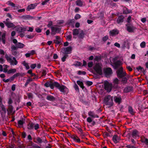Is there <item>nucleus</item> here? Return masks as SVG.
<instances>
[{
	"mask_svg": "<svg viewBox=\"0 0 148 148\" xmlns=\"http://www.w3.org/2000/svg\"><path fill=\"white\" fill-rule=\"evenodd\" d=\"M10 55L8 56L6 54L5 55V58L7 62L10 64L11 65L14 66L17 65L18 61L15 57H13L12 58L10 57Z\"/></svg>",
	"mask_w": 148,
	"mask_h": 148,
	"instance_id": "1",
	"label": "nucleus"
},
{
	"mask_svg": "<svg viewBox=\"0 0 148 148\" xmlns=\"http://www.w3.org/2000/svg\"><path fill=\"white\" fill-rule=\"evenodd\" d=\"M104 102L105 104L111 107L113 105V97L110 95L106 96L104 99Z\"/></svg>",
	"mask_w": 148,
	"mask_h": 148,
	"instance_id": "2",
	"label": "nucleus"
},
{
	"mask_svg": "<svg viewBox=\"0 0 148 148\" xmlns=\"http://www.w3.org/2000/svg\"><path fill=\"white\" fill-rule=\"evenodd\" d=\"M117 76L119 79H121L123 77L126 76L127 75L125 72H123V68L121 67L120 69L118 70L116 72Z\"/></svg>",
	"mask_w": 148,
	"mask_h": 148,
	"instance_id": "3",
	"label": "nucleus"
},
{
	"mask_svg": "<svg viewBox=\"0 0 148 148\" xmlns=\"http://www.w3.org/2000/svg\"><path fill=\"white\" fill-rule=\"evenodd\" d=\"M94 69L99 75H101L102 74V68L99 63L96 64L94 68Z\"/></svg>",
	"mask_w": 148,
	"mask_h": 148,
	"instance_id": "4",
	"label": "nucleus"
},
{
	"mask_svg": "<svg viewBox=\"0 0 148 148\" xmlns=\"http://www.w3.org/2000/svg\"><path fill=\"white\" fill-rule=\"evenodd\" d=\"M36 141H34V142L38 144H40L42 143H44L45 144H46L48 143V141L47 140L45 137H43L42 139L41 138L39 137H38L36 138Z\"/></svg>",
	"mask_w": 148,
	"mask_h": 148,
	"instance_id": "5",
	"label": "nucleus"
},
{
	"mask_svg": "<svg viewBox=\"0 0 148 148\" xmlns=\"http://www.w3.org/2000/svg\"><path fill=\"white\" fill-rule=\"evenodd\" d=\"M104 73L106 77H109L112 73V70L110 68H107L104 70Z\"/></svg>",
	"mask_w": 148,
	"mask_h": 148,
	"instance_id": "6",
	"label": "nucleus"
},
{
	"mask_svg": "<svg viewBox=\"0 0 148 148\" xmlns=\"http://www.w3.org/2000/svg\"><path fill=\"white\" fill-rule=\"evenodd\" d=\"M51 34L52 35H55L57 32L59 33L61 30V28L58 27H55L53 26H51Z\"/></svg>",
	"mask_w": 148,
	"mask_h": 148,
	"instance_id": "7",
	"label": "nucleus"
},
{
	"mask_svg": "<svg viewBox=\"0 0 148 148\" xmlns=\"http://www.w3.org/2000/svg\"><path fill=\"white\" fill-rule=\"evenodd\" d=\"M127 27V30L129 32H132L134 31L135 29L132 24L131 23H127L125 25Z\"/></svg>",
	"mask_w": 148,
	"mask_h": 148,
	"instance_id": "8",
	"label": "nucleus"
},
{
	"mask_svg": "<svg viewBox=\"0 0 148 148\" xmlns=\"http://www.w3.org/2000/svg\"><path fill=\"white\" fill-rule=\"evenodd\" d=\"M72 48L71 46H69L67 47L63 48L62 50L63 51L62 52L64 54H69L71 53L72 51Z\"/></svg>",
	"mask_w": 148,
	"mask_h": 148,
	"instance_id": "9",
	"label": "nucleus"
},
{
	"mask_svg": "<svg viewBox=\"0 0 148 148\" xmlns=\"http://www.w3.org/2000/svg\"><path fill=\"white\" fill-rule=\"evenodd\" d=\"M113 64L114 69H117L122 63L120 60H118L116 61H114Z\"/></svg>",
	"mask_w": 148,
	"mask_h": 148,
	"instance_id": "10",
	"label": "nucleus"
},
{
	"mask_svg": "<svg viewBox=\"0 0 148 148\" xmlns=\"http://www.w3.org/2000/svg\"><path fill=\"white\" fill-rule=\"evenodd\" d=\"M139 132L136 130H133L131 134V135L132 137L134 138H136L139 136Z\"/></svg>",
	"mask_w": 148,
	"mask_h": 148,
	"instance_id": "11",
	"label": "nucleus"
},
{
	"mask_svg": "<svg viewBox=\"0 0 148 148\" xmlns=\"http://www.w3.org/2000/svg\"><path fill=\"white\" fill-rule=\"evenodd\" d=\"M119 31L116 29L110 30L109 32L110 35L111 36H114L119 34Z\"/></svg>",
	"mask_w": 148,
	"mask_h": 148,
	"instance_id": "12",
	"label": "nucleus"
},
{
	"mask_svg": "<svg viewBox=\"0 0 148 148\" xmlns=\"http://www.w3.org/2000/svg\"><path fill=\"white\" fill-rule=\"evenodd\" d=\"M6 26L8 28H15L16 27L15 26V25L14 24L12 23L9 22H5V21L3 22Z\"/></svg>",
	"mask_w": 148,
	"mask_h": 148,
	"instance_id": "13",
	"label": "nucleus"
},
{
	"mask_svg": "<svg viewBox=\"0 0 148 148\" xmlns=\"http://www.w3.org/2000/svg\"><path fill=\"white\" fill-rule=\"evenodd\" d=\"M104 88L108 92H110L112 90V86L109 83L104 84Z\"/></svg>",
	"mask_w": 148,
	"mask_h": 148,
	"instance_id": "14",
	"label": "nucleus"
},
{
	"mask_svg": "<svg viewBox=\"0 0 148 148\" xmlns=\"http://www.w3.org/2000/svg\"><path fill=\"white\" fill-rule=\"evenodd\" d=\"M58 89H59L60 92L64 93H65L68 90L67 88L65 86L63 85L60 86L58 88Z\"/></svg>",
	"mask_w": 148,
	"mask_h": 148,
	"instance_id": "15",
	"label": "nucleus"
},
{
	"mask_svg": "<svg viewBox=\"0 0 148 148\" xmlns=\"http://www.w3.org/2000/svg\"><path fill=\"white\" fill-rule=\"evenodd\" d=\"M75 22V20L74 19H69L67 23V25L70 26L71 25L73 27H74V23Z\"/></svg>",
	"mask_w": 148,
	"mask_h": 148,
	"instance_id": "16",
	"label": "nucleus"
},
{
	"mask_svg": "<svg viewBox=\"0 0 148 148\" xmlns=\"http://www.w3.org/2000/svg\"><path fill=\"white\" fill-rule=\"evenodd\" d=\"M124 17L123 15H121L118 17L116 20L118 24H119L123 22Z\"/></svg>",
	"mask_w": 148,
	"mask_h": 148,
	"instance_id": "17",
	"label": "nucleus"
},
{
	"mask_svg": "<svg viewBox=\"0 0 148 148\" xmlns=\"http://www.w3.org/2000/svg\"><path fill=\"white\" fill-rule=\"evenodd\" d=\"M88 114L89 116L93 118H98L99 117V116L95 114L93 111H89L88 113Z\"/></svg>",
	"mask_w": 148,
	"mask_h": 148,
	"instance_id": "18",
	"label": "nucleus"
},
{
	"mask_svg": "<svg viewBox=\"0 0 148 148\" xmlns=\"http://www.w3.org/2000/svg\"><path fill=\"white\" fill-rule=\"evenodd\" d=\"M37 5L36 3L30 4L28 6L27 10L29 11L30 10L33 9L35 8Z\"/></svg>",
	"mask_w": 148,
	"mask_h": 148,
	"instance_id": "19",
	"label": "nucleus"
},
{
	"mask_svg": "<svg viewBox=\"0 0 148 148\" xmlns=\"http://www.w3.org/2000/svg\"><path fill=\"white\" fill-rule=\"evenodd\" d=\"M5 36L6 34L5 33H3L1 36H1H0V41L2 40V43L4 44H5Z\"/></svg>",
	"mask_w": 148,
	"mask_h": 148,
	"instance_id": "20",
	"label": "nucleus"
},
{
	"mask_svg": "<svg viewBox=\"0 0 148 148\" xmlns=\"http://www.w3.org/2000/svg\"><path fill=\"white\" fill-rule=\"evenodd\" d=\"M46 99L47 100L50 101H53L56 99V98L54 97L51 95L47 96Z\"/></svg>",
	"mask_w": 148,
	"mask_h": 148,
	"instance_id": "21",
	"label": "nucleus"
},
{
	"mask_svg": "<svg viewBox=\"0 0 148 148\" xmlns=\"http://www.w3.org/2000/svg\"><path fill=\"white\" fill-rule=\"evenodd\" d=\"M22 18L25 20H32L34 18L29 15H26L23 16Z\"/></svg>",
	"mask_w": 148,
	"mask_h": 148,
	"instance_id": "22",
	"label": "nucleus"
},
{
	"mask_svg": "<svg viewBox=\"0 0 148 148\" xmlns=\"http://www.w3.org/2000/svg\"><path fill=\"white\" fill-rule=\"evenodd\" d=\"M132 13L131 10L128 9L127 8L125 7L123 9V14H128Z\"/></svg>",
	"mask_w": 148,
	"mask_h": 148,
	"instance_id": "23",
	"label": "nucleus"
},
{
	"mask_svg": "<svg viewBox=\"0 0 148 148\" xmlns=\"http://www.w3.org/2000/svg\"><path fill=\"white\" fill-rule=\"evenodd\" d=\"M112 140L115 143H117L119 142V138L117 135H114L113 137Z\"/></svg>",
	"mask_w": 148,
	"mask_h": 148,
	"instance_id": "24",
	"label": "nucleus"
},
{
	"mask_svg": "<svg viewBox=\"0 0 148 148\" xmlns=\"http://www.w3.org/2000/svg\"><path fill=\"white\" fill-rule=\"evenodd\" d=\"M71 138L73 139L74 141L78 143H80L81 142L80 139L77 136L73 135L72 136H71Z\"/></svg>",
	"mask_w": 148,
	"mask_h": 148,
	"instance_id": "25",
	"label": "nucleus"
},
{
	"mask_svg": "<svg viewBox=\"0 0 148 148\" xmlns=\"http://www.w3.org/2000/svg\"><path fill=\"white\" fill-rule=\"evenodd\" d=\"M44 86L47 87H50L52 89V88L53 87L52 81H50L49 82H46L45 83Z\"/></svg>",
	"mask_w": 148,
	"mask_h": 148,
	"instance_id": "26",
	"label": "nucleus"
},
{
	"mask_svg": "<svg viewBox=\"0 0 148 148\" xmlns=\"http://www.w3.org/2000/svg\"><path fill=\"white\" fill-rule=\"evenodd\" d=\"M25 118H22L20 120L18 121V126L19 125H22L25 123Z\"/></svg>",
	"mask_w": 148,
	"mask_h": 148,
	"instance_id": "27",
	"label": "nucleus"
},
{
	"mask_svg": "<svg viewBox=\"0 0 148 148\" xmlns=\"http://www.w3.org/2000/svg\"><path fill=\"white\" fill-rule=\"evenodd\" d=\"M52 84L53 87L52 88V89H53L54 88V87L57 88L58 89L59 88L60 86V84H59L57 82H53L52 81Z\"/></svg>",
	"mask_w": 148,
	"mask_h": 148,
	"instance_id": "28",
	"label": "nucleus"
},
{
	"mask_svg": "<svg viewBox=\"0 0 148 148\" xmlns=\"http://www.w3.org/2000/svg\"><path fill=\"white\" fill-rule=\"evenodd\" d=\"M114 101L116 103H118L119 104H120L121 101V97H114Z\"/></svg>",
	"mask_w": 148,
	"mask_h": 148,
	"instance_id": "29",
	"label": "nucleus"
},
{
	"mask_svg": "<svg viewBox=\"0 0 148 148\" xmlns=\"http://www.w3.org/2000/svg\"><path fill=\"white\" fill-rule=\"evenodd\" d=\"M16 30V31L19 33L22 32H25L26 30V28H25L21 27L17 28Z\"/></svg>",
	"mask_w": 148,
	"mask_h": 148,
	"instance_id": "30",
	"label": "nucleus"
},
{
	"mask_svg": "<svg viewBox=\"0 0 148 148\" xmlns=\"http://www.w3.org/2000/svg\"><path fill=\"white\" fill-rule=\"evenodd\" d=\"M128 111L129 113H130L132 115H134L135 112L134 111L132 107L129 106L128 107Z\"/></svg>",
	"mask_w": 148,
	"mask_h": 148,
	"instance_id": "31",
	"label": "nucleus"
},
{
	"mask_svg": "<svg viewBox=\"0 0 148 148\" xmlns=\"http://www.w3.org/2000/svg\"><path fill=\"white\" fill-rule=\"evenodd\" d=\"M132 90V87L128 86L125 88L124 91L125 92H128L131 91Z\"/></svg>",
	"mask_w": 148,
	"mask_h": 148,
	"instance_id": "32",
	"label": "nucleus"
},
{
	"mask_svg": "<svg viewBox=\"0 0 148 148\" xmlns=\"http://www.w3.org/2000/svg\"><path fill=\"white\" fill-rule=\"evenodd\" d=\"M77 83L83 90L85 88L82 82L79 80H77Z\"/></svg>",
	"mask_w": 148,
	"mask_h": 148,
	"instance_id": "33",
	"label": "nucleus"
},
{
	"mask_svg": "<svg viewBox=\"0 0 148 148\" xmlns=\"http://www.w3.org/2000/svg\"><path fill=\"white\" fill-rule=\"evenodd\" d=\"M34 124L32 123H29L28 125L27 128L29 130H31L33 129Z\"/></svg>",
	"mask_w": 148,
	"mask_h": 148,
	"instance_id": "34",
	"label": "nucleus"
},
{
	"mask_svg": "<svg viewBox=\"0 0 148 148\" xmlns=\"http://www.w3.org/2000/svg\"><path fill=\"white\" fill-rule=\"evenodd\" d=\"M16 46L17 47V48H22L24 47L25 45L23 43L18 42L17 43Z\"/></svg>",
	"mask_w": 148,
	"mask_h": 148,
	"instance_id": "35",
	"label": "nucleus"
},
{
	"mask_svg": "<svg viewBox=\"0 0 148 148\" xmlns=\"http://www.w3.org/2000/svg\"><path fill=\"white\" fill-rule=\"evenodd\" d=\"M76 4L77 5L82 7L83 5V2L81 0H77L76 1Z\"/></svg>",
	"mask_w": 148,
	"mask_h": 148,
	"instance_id": "36",
	"label": "nucleus"
},
{
	"mask_svg": "<svg viewBox=\"0 0 148 148\" xmlns=\"http://www.w3.org/2000/svg\"><path fill=\"white\" fill-rule=\"evenodd\" d=\"M22 64L25 67L27 70L29 69V65L25 61H23Z\"/></svg>",
	"mask_w": 148,
	"mask_h": 148,
	"instance_id": "37",
	"label": "nucleus"
},
{
	"mask_svg": "<svg viewBox=\"0 0 148 148\" xmlns=\"http://www.w3.org/2000/svg\"><path fill=\"white\" fill-rule=\"evenodd\" d=\"M85 35V34L83 30H82L81 31V33H79L78 36V37L79 38H83Z\"/></svg>",
	"mask_w": 148,
	"mask_h": 148,
	"instance_id": "38",
	"label": "nucleus"
},
{
	"mask_svg": "<svg viewBox=\"0 0 148 148\" xmlns=\"http://www.w3.org/2000/svg\"><path fill=\"white\" fill-rule=\"evenodd\" d=\"M121 79V81L123 84H125L127 83L128 79L125 76L122 77Z\"/></svg>",
	"mask_w": 148,
	"mask_h": 148,
	"instance_id": "39",
	"label": "nucleus"
},
{
	"mask_svg": "<svg viewBox=\"0 0 148 148\" xmlns=\"http://www.w3.org/2000/svg\"><path fill=\"white\" fill-rule=\"evenodd\" d=\"M73 35L74 36H77L79 34V32L78 30L77 29H74L73 30Z\"/></svg>",
	"mask_w": 148,
	"mask_h": 148,
	"instance_id": "40",
	"label": "nucleus"
},
{
	"mask_svg": "<svg viewBox=\"0 0 148 148\" xmlns=\"http://www.w3.org/2000/svg\"><path fill=\"white\" fill-rule=\"evenodd\" d=\"M16 71V69H12L9 70L8 72V74H10L11 73H14Z\"/></svg>",
	"mask_w": 148,
	"mask_h": 148,
	"instance_id": "41",
	"label": "nucleus"
},
{
	"mask_svg": "<svg viewBox=\"0 0 148 148\" xmlns=\"http://www.w3.org/2000/svg\"><path fill=\"white\" fill-rule=\"evenodd\" d=\"M68 57L69 56L68 54H64L63 57L61 58L62 61L63 62H65L66 60V59L68 58Z\"/></svg>",
	"mask_w": 148,
	"mask_h": 148,
	"instance_id": "42",
	"label": "nucleus"
},
{
	"mask_svg": "<svg viewBox=\"0 0 148 148\" xmlns=\"http://www.w3.org/2000/svg\"><path fill=\"white\" fill-rule=\"evenodd\" d=\"M119 79L117 78H116L113 80V83L115 85H117L119 84Z\"/></svg>",
	"mask_w": 148,
	"mask_h": 148,
	"instance_id": "43",
	"label": "nucleus"
},
{
	"mask_svg": "<svg viewBox=\"0 0 148 148\" xmlns=\"http://www.w3.org/2000/svg\"><path fill=\"white\" fill-rule=\"evenodd\" d=\"M33 80L32 78H29L27 79L26 82L25 84L24 85L25 87H26L27 86V85L29 84V82L32 81Z\"/></svg>",
	"mask_w": 148,
	"mask_h": 148,
	"instance_id": "44",
	"label": "nucleus"
},
{
	"mask_svg": "<svg viewBox=\"0 0 148 148\" xmlns=\"http://www.w3.org/2000/svg\"><path fill=\"white\" fill-rule=\"evenodd\" d=\"M34 34H32V35H26L25 37L27 38L32 39L34 37Z\"/></svg>",
	"mask_w": 148,
	"mask_h": 148,
	"instance_id": "45",
	"label": "nucleus"
},
{
	"mask_svg": "<svg viewBox=\"0 0 148 148\" xmlns=\"http://www.w3.org/2000/svg\"><path fill=\"white\" fill-rule=\"evenodd\" d=\"M8 4L9 5L11 6L12 7H15V4L14 3H12L10 1H9L8 2Z\"/></svg>",
	"mask_w": 148,
	"mask_h": 148,
	"instance_id": "46",
	"label": "nucleus"
},
{
	"mask_svg": "<svg viewBox=\"0 0 148 148\" xmlns=\"http://www.w3.org/2000/svg\"><path fill=\"white\" fill-rule=\"evenodd\" d=\"M82 63L80 62L77 61L75 64H74V65L75 66H82Z\"/></svg>",
	"mask_w": 148,
	"mask_h": 148,
	"instance_id": "47",
	"label": "nucleus"
},
{
	"mask_svg": "<svg viewBox=\"0 0 148 148\" xmlns=\"http://www.w3.org/2000/svg\"><path fill=\"white\" fill-rule=\"evenodd\" d=\"M17 47L16 46H15L13 45L11 47V51H13L16 50L17 49Z\"/></svg>",
	"mask_w": 148,
	"mask_h": 148,
	"instance_id": "48",
	"label": "nucleus"
},
{
	"mask_svg": "<svg viewBox=\"0 0 148 148\" xmlns=\"http://www.w3.org/2000/svg\"><path fill=\"white\" fill-rule=\"evenodd\" d=\"M78 74L79 75H85L86 74V72L85 71H78Z\"/></svg>",
	"mask_w": 148,
	"mask_h": 148,
	"instance_id": "49",
	"label": "nucleus"
},
{
	"mask_svg": "<svg viewBox=\"0 0 148 148\" xmlns=\"http://www.w3.org/2000/svg\"><path fill=\"white\" fill-rule=\"evenodd\" d=\"M2 110L4 112H6V109L5 107L2 104L1 105H0Z\"/></svg>",
	"mask_w": 148,
	"mask_h": 148,
	"instance_id": "50",
	"label": "nucleus"
},
{
	"mask_svg": "<svg viewBox=\"0 0 148 148\" xmlns=\"http://www.w3.org/2000/svg\"><path fill=\"white\" fill-rule=\"evenodd\" d=\"M27 95L29 99L33 98V94L31 92H28L27 93Z\"/></svg>",
	"mask_w": 148,
	"mask_h": 148,
	"instance_id": "51",
	"label": "nucleus"
},
{
	"mask_svg": "<svg viewBox=\"0 0 148 148\" xmlns=\"http://www.w3.org/2000/svg\"><path fill=\"white\" fill-rule=\"evenodd\" d=\"M146 45V43L144 41L142 42L140 44V46L142 48H144L145 47Z\"/></svg>",
	"mask_w": 148,
	"mask_h": 148,
	"instance_id": "52",
	"label": "nucleus"
},
{
	"mask_svg": "<svg viewBox=\"0 0 148 148\" xmlns=\"http://www.w3.org/2000/svg\"><path fill=\"white\" fill-rule=\"evenodd\" d=\"M81 17V16L79 14H76L74 18L76 20H77Z\"/></svg>",
	"mask_w": 148,
	"mask_h": 148,
	"instance_id": "53",
	"label": "nucleus"
},
{
	"mask_svg": "<svg viewBox=\"0 0 148 148\" xmlns=\"http://www.w3.org/2000/svg\"><path fill=\"white\" fill-rule=\"evenodd\" d=\"M74 87L75 90L77 91H79V88L77 85L75 83L74 86Z\"/></svg>",
	"mask_w": 148,
	"mask_h": 148,
	"instance_id": "54",
	"label": "nucleus"
},
{
	"mask_svg": "<svg viewBox=\"0 0 148 148\" xmlns=\"http://www.w3.org/2000/svg\"><path fill=\"white\" fill-rule=\"evenodd\" d=\"M57 24L58 25H60L64 23V21L63 20H58L57 21Z\"/></svg>",
	"mask_w": 148,
	"mask_h": 148,
	"instance_id": "55",
	"label": "nucleus"
},
{
	"mask_svg": "<svg viewBox=\"0 0 148 148\" xmlns=\"http://www.w3.org/2000/svg\"><path fill=\"white\" fill-rule=\"evenodd\" d=\"M86 84L88 86H90L92 84V82L91 81H87Z\"/></svg>",
	"mask_w": 148,
	"mask_h": 148,
	"instance_id": "56",
	"label": "nucleus"
},
{
	"mask_svg": "<svg viewBox=\"0 0 148 148\" xmlns=\"http://www.w3.org/2000/svg\"><path fill=\"white\" fill-rule=\"evenodd\" d=\"M93 65V62H90L88 64V67L91 68Z\"/></svg>",
	"mask_w": 148,
	"mask_h": 148,
	"instance_id": "57",
	"label": "nucleus"
},
{
	"mask_svg": "<svg viewBox=\"0 0 148 148\" xmlns=\"http://www.w3.org/2000/svg\"><path fill=\"white\" fill-rule=\"evenodd\" d=\"M136 69L138 71H139L140 70L141 71L144 70L143 68L140 66H139L138 67H136Z\"/></svg>",
	"mask_w": 148,
	"mask_h": 148,
	"instance_id": "58",
	"label": "nucleus"
},
{
	"mask_svg": "<svg viewBox=\"0 0 148 148\" xmlns=\"http://www.w3.org/2000/svg\"><path fill=\"white\" fill-rule=\"evenodd\" d=\"M21 75V74L19 73H17L16 74L13 75V77H14V78H15L17 77H18Z\"/></svg>",
	"mask_w": 148,
	"mask_h": 148,
	"instance_id": "59",
	"label": "nucleus"
},
{
	"mask_svg": "<svg viewBox=\"0 0 148 148\" xmlns=\"http://www.w3.org/2000/svg\"><path fill=\"white\" fill-rule=\"evenodd\" d=\"M8 109L10 112H12L13 110V107L12 106L10 105H9Z\"/></svg>",
	"mask_w": 148,
	"mask_h": 148,
	"instance_id": "60",
	"label": "nucleus"
},
{
	"mask_svg": "<svg viewBox=\"0 0 148 148\" xmlns=\"http://www.w3.org/2000/svg\"><path fill=\"white\" fill-rule=\"evenodd\" d=\"M72 36L71 35H69L66 36V39L68 40H71Z\"/></svg>",
	"mask_w": 148,
	"mask_h": 148,
	"instance_id": "61",
	"label": "nucleus"
},
{
	"mask_svg": "<svg viewBox=\"0 0 148 148\" xmlns=\"http://www.w3.org/2000/svg\"><path fill=\"white\" fill-rule=\"evenodd\" d=\"M108 36H106L103 38L102 40L103 41L105 42L108 39Z\"/></svg>",
	"mask_w": 148,
	"mask_h": 148,
	"instance_id": "62",
	"label": "nucleus"
},
{
	"mask_svg": "<svg viewBox=\"0 0 148 148\" xmlns=\"http://www.w3.org/2000/svg\"><path fill=\"white\" fill-rule=\"evenodd\" d=\"M126 147L127 148H136V147L133 145H127Z\"/></svg>",
	"mask_w": 148,
	"mask_h": 148,
	"instance_id": "63",
	"label": "nucleus"
},
{
	"mask_svg": "<svg viewBox=\"0 0 148 148\" xmlns=\"http://www.w3.org/2000/svg\"><path fill=\"white\" fill-rule=\"evenodd\" d=\"M142 142L145 143L146 145H148V139L147 138H145V140L142 141Z\"/></svg>",
	"mask_w": 148,
	"mask_h": 148,
	"instance_id": "64",
	"label": "nucleus"
}]
</instances>
